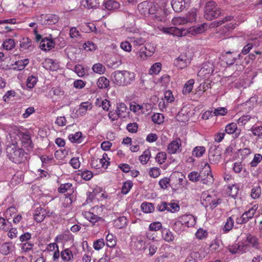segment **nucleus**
Instances as JSON below:
<instances>
[{"label": "nucleus", "instance_id": "b1692460", "mask_svg": "<svg viewBox=\"0 0 262 262\" xmlns=\"http://www.w3.org/2000/svg\"><path fill=\"white\" fill-rule=\"evenodd\" d=\"M61 257L64 262H68L73 259V254L69 249H66L61 251Z\"/></svg>", "mask_w": 262, "mask_h": 262}, {"label": "nucleus", "instance_id": "393cba45", "mask_svg": "<svg viewBox=\"0 0 262 262\" xmlns=\"http://www.w3.org/2000/svg\"><path fill=\"white\" fill-rule=\"evenodd\" d=\"M13 248L12 243H5L1 246V252L4 255H7L13 250Z\"/></svg>", "mask_w": 262, "mask_h": 262}, {"label": "nucleus", "instance_id": "2f4dec72", "mask_svg": "<svg viewBox=\"0 0 262 262\" xmlns=\"http://www.w3.org/2000/svg\"><path fill=\"white\" fill-rule=\"evenodd\" d=\"M194 83V81L193 79H191L187 81L183 89V93L185 95L190 93L193 88Z\"/></svg>", "mask_w": 262, "mask_h": 262}, {"label": "nucleus", "instance_id": "f3484780", "mask_svg": "<svg viewBox=\"0 0 262 262\" xmlns=\"http://www.w3.org/2000/svg\"><path fill=\"white\" fill-rule=\"evenodd\" d=\"M152 3L147 1H144L140 3L138 6V9L140 12L144 15L149 14V7Z\"/></svg>", "mask_w": 262, "mask_h": 262}, {"label": "nucleus", "instance_id": "4d7b16f0", "mask_svg": "<svg viewBox=\"0 0 262 262\" xmlns=\"http://www.w3.org/2000/svg\"><path fill=\"white\" fill-rule=\"evenodd\" d=\"M91 165L95 169H100L103 167V164L101 163V161L99 160V159H95V158H92Z\"/></svg>", "mask_w": 262, "mask_h": 262}, {"label": "nucleus", "instance_id": "a211bd4d", "mask_svg": "<svg viewBox=\"0 0 262 262\" xmlns=\"http://www.w3.org/2000/svg\"><path fill=\"white\" fill-rule=\"evenodd\" d=\"M124 76V86L130 84L135 79V74L127 71H123Z\"/></svg>", "mask_w": 262, "mask_h": 262}, {"label": "nucleus", "instance_id": "6ab92c4d", "mask_svg": "<svg viewBox=\"0 0 262 262\" xmlns=\"http://www.w3.org/2000/svg\"><path fill=\"white\" fill-rule=\"evenodd\" d=\"M127 219L126 217L120 216L114 221V226L117 229H122L127 225Z\"/></svg>", "mask_w": 262, "mask_h": 262}, {"label": "nucleus", "instance_id": "de8ad7c7", "mask_svg": "<svg viewBox=\"0 0 262 262\" xmlns=\"http://www.w3.org/2000/svg\"><path fill=\"white\" fill-rule=\"evenodd\" d=\"M161 70V64L160 62H157L154 64L149 70L150 74H158Z\"/></svg>", "mask_w": 262, "mask_h": 262}, {"label": "nucleus", "instance_id": "20e7f679", "mask_svg": "<svg viewBox=\"0 0 262 262\" xmlns=\"http://www.w3.org/2000/svg\"><path fill=\"white\" fill-rule=\"evenodd\" d=\"M190 0H172L171 5L176 12H180L188 8Z\"/></svg>", "mask_w": 262, "mask_h": 262}, {"label": "nucleus", "instance_id": "09e8293b", "mask_svg": "<svg viewBox=\"0 0 262 262\" xmlns=\"http://www.w3.org/2000/svg\"><path fill=\"white\" fill-rule=\"evenodd\" d=\"M262 161V155L259 154H256L254 155L252 161L250 163L251 167H254L260 163Z\"/></svg>", "mask_w": 262, "mask_h": 262}, {"label": "nucleus", "instance_id": "2eb2a0df", "mask_svg": "<svg viewBox=\"0 0 262 262\" xmlns=\"http://www.w3.org/2000/svg\"><path fill=\"white\" fill-rule=\"evenodd\" d=\"M112 75L114 77V82L115 84L118 86H124V76L123 71H115Z\"/></svg>", "mask_w": 262, "mask_h": 262}, {"label": "nucleus", "instance_id": "39448f33", "mask_svg": "<svg viewBox=\"0 0 262 262\" xmlns=\"http://www.w3.org/2000/svg\"><path fill=\"white\" fill-rule=\"evenodd\" d=\"M51 38L45 37L42 38L40 42L39 47L41 50L44 51H49L53 48L55 45V42L59 40L58 38H55L54 40L52 39V35H50Z\"/></svg>", "mask_w": 262, "mask_h": 262}, {"label": "nucleus", "instance_id": "cd10ccee", "mask_svg": "<svg viewBox=\"0 0 262 262\" xmlns=\"http://www.w3.org/2000/svg\"><path fill=\"white\" fill-rule=\"evenodd\" d=\"M162 235L163 239L167 242H171L174 239L173 234L169 229L166 228L162 229Z\"/></svg>", "mask_w": 262, "mask_h": 262}, {"label": "nucleus", "instance_id": "8fccbe9b", "mask_svg": "<svg viewBox=\"0 0 262 262\" xmlns=\"http://www.w3.org/2000/svg\"><path fill=\"white\" fill-rule=\"evenodd\" d=\"M228 112L227 109L226 107H219L215 108L213 111V114L215 116H225Z\"/></svg>", "mask_w": 262, "mask_h": 262}, {"label": "nucleus", "instance_id": "338daca9", "mask_svg": "<svg viewBox=\"0 0 262 262\" xmlns=\"http://www.w3.org/2000/svg\"><path fill=\"white\" fill-rule=\"evenodd\" d=\"M72 186V184L67 183L63 184H61L60 187L58 188V191L60 193H64L70 189Z\"/></svg>", "mask_w": 262, "mask_h": 262}, {"label": "nucleus", "instance_id": "052dcab7", "mask_svg": "<svg viewBox=\"0 0 262 262\" xmlns=\"http://www.w3.org/2000/svg\"><path fill=\"white\" fill-rule=\"evenodd\" d=\"M37 80V78L33 76L28 77L27 80V86L30 89L33 88L36 84Z\"/></svg>", "mask_w": 262, "mask_h": 262}, {"label": "nucleus", "instance_id": "5701e85b", "mask_svg": "<svg viewBox=\"0 0 262 262\" xmlns=\"http://www.w3.org/2000/svg\"><path fill=\"white\" fill-rule=\"evenodd\" d=\"M237 125L235 123H231L226 125L225 127V132L228 134H235V138H237L239 132H237Z\"/></svg>", "mask_w": 262, "mask_h": 262}, {"label": "nucleus", "instance_id": "c9c22d12", "mask_svg": "<svg viewBox=\"0 0 262 262\" xmlns=\"http://www.w3.org/2000/svg\"><path fill=\"white\" fill-rule=\"evenodd\" d=\"M257 207L255 205H254L252 207L250 208L248 211H245L243 213V214L245 216V217L249 221L251 219L254 215L255 213L256 210L257 209Z\"/></svg>", "mask_w": 262, "mask_h": 262}, {"label": "nucleus", "instance_id": "7c9ffc66", "mask_svg": "<svg viewBox=\"0 0 262 262\" xmlns=\"http://www.w3.org/2000/svg\"><path fill=\"white\" fill-rule=\"evenodd\" d=\"M141 209L146 213L152 212L155 210L154 205L150 203L144 202L141 204Z\"/></svg>", "mask_w": 262, "mask_h": 262}, {"label": "nucleus", "instance_id": "9d476101", "mask_svg": "<svg viewBox=\"0 0 262 262\" xmlns=\"http://www.w3.org/2000/svg\"><path fill=\"white\" fill-rule=\"evenodd\" d=\"M189 63V60L186 55H181L174 61V65L180 69L187 67Z\"/></svg>", "mask_w": 262, "mask_h": 262}, {"label": "nucleus", "instance_id": "603ef678", "mask_svg": "<svg viewBox=\"0 0 262 262\" xmlns=\"http://www.w3.org/2000/svg\"><path fill=\"white\" fill-rule=\"evenodd\" d=\"M201 177L200 174L197 171H192L188 176L189 180L193 182H198Z\"/></svg>", "mask_w": 262, "mask_h": 262}, {"label": "nucleus", "instance_id": "c03bdc74", "mask_svg": "<svg viewBox=\"0 0 262 262\" xmlns=\"http://www.w3.org/2000/svg\"><path fill=\"white\" fill-rule=\"evenodd\" d=\"M234 220L231 216L229 217L223 228V230L225 232H228L231 230L233 226Z\"/></svg>", "mask_w": 262, "mask_h": 262}, {"label": "nucleus", "instance_id": "69168bd1", "mask_svg": "<svg viewBox=\"0 0 262 262\" xmlns=\"http://www.w3.org/2000/svg\"><path fill=\"white\" fill-rule=\"evenodd\" d=\"M187 23L186 18L185 17H174L172 20V23L175 26L181 25Z\"/></svg>", "mask_w": 262, "mask_h": 262}, {"label": "nucleus", "instance_id": "ea45409f", "mask_svg": "<svg viewBox=\"0 0 262 262\" xmlns=\"http://www.w3.org/2000/svg\"><path fill=\"white\" fill-rule=\"evenodd\" d=\"M205 152V148L204 146H196L194 148L192 154L196 157H201Z\"/></svg>", "mask_w": 262, "mask_h": 262}, {"label": "nucleus", "instance_id": "37998d69", "mask_svg": "<svg viewBox=\"0 0 262 262\" xmlns=\"http://www.w3.org/2000/svg\"><path fill=\"white\" fill-rule=\"evenodd\" d=\"M200 254L198 252L190 251L189 255L186 257L184 262H196Z\"/></svg>", "mask_w": 262, "mask_h": 262}, {"label": "nucleus", "instance_id": "473e14b6", "mask_svg": "<svg viewBox=\"0 0 262 262\" xmlns=\"http://www.w3.org/2000/svg\"><path fill=\"white\" fill-rule=\"evenodd\" d=\"M28 63V59L17 61L15 62V65L16 67H15L13 69L14 70L21 71L23 70Z\"/></svg>", "mask_w": 262, "mask_h": 262}, {"label": "nucleus", "instance_id": "58836bf2", "mask_svg": "<svg viewBox=\"0 0 262 262\" xmlns=\"http://www.w3.org/2000/svg\"><path fill=\"white\" fill-rule=\"evenodd\" d=\"M233 18V16L231 15H229L225 17L222 20H215L212 22V26L213 27H217L225 22L229 21L231 20Z\"/></svg>", "mask_w": 262, "mask_h": 262}, {"label": "nucleus", "instance_id": "dca6fc26", "mask_svg": "<svg viewBox=\"0 0 262 262\" xmlns=\"http://www.w3.org/2000/svg\"><path fill=\"white\" fill-rule=\"evenodd\" d=\"M47 212L45 209L41 207L37 208L34 213V220L38 223L42 222L46 215Z\"/></svg>", "mask_w": 262, "mask_h": 262}, {"label": "nucleus", "instance_id": "f8f14e48", "mask_svg": "<svg viewBox=\"0 0 262 262\" xmlns=\"http://www.w3.org/2000/svg\"><path fill=\"white\" fill-rule=\"evenodd\" d=\"M246 242L248 243L247 244L248 246L249 245L256 249H258L260 247V243L259 242L258 238L256 236L250 233L247 234Z\"/></svg>", "mask_w": 262, "mask_h": 262}, {"label": "nucleus", "instance_id": "49530a36", "mask_svg": "<svg viewBox=\"0 0 262 262\" xmlns=\"http://www.w3.org/2000/svg\"><path fill=\"white\" fill-rule=\"evenodd\" d=\"M151 119L155 123L160 124L164 121V116L160 113H156L152 116Z\"/></svg>", "mask_w": 262, "mask_h": 262}, {"label": "nucleus", "instance_id": "aec40b11", "mask_svg": "<svg viewBox=\"0 0 262 262\" xmlns=\"http://www.w3.org/2000/svg\"><path fill=\"white\" fill-rule=\"evenodd\" d=\"M59 20L58 17L55 14H49L45 16L44 22L42 25H52L56 24Z\"/></svg>", "mask_w": 262, "mask_h": 262}, {"label": "nucleus", "instance_id": "79ce46f5", "mask_svg": "<svg viewBox=\"0 0 262 262\" xmlns=\"http://www.w3.org/2000/svg\"><path fill=\"white\" fill-rule=\"evenodd\" d=\"M85 3L84 6L89 9L97 8L99 4L98 0H85Z\"/></svg>", "mask_w": 262, "mask_h": 262}, {"label": "nucleus", "instance_id": "864d4df0", "mask_svg": "<svg viewBox=\"0 0 262 262\" xmlns=\"http://www.w3.org/2000/svg\"><path fill=\"white\" fill-rule=\"evenodd\" d=\"M83 47L87 51H92L96 49L97 46L92 41H88L83 44Z\"/></svg>", "mask_w": 262, "mask_h": 262}, {"label": "nucleus", "instance_id": "6e6d98bb", "mask_svg": "<svg viewBox=\"0 0 262 262\" xmlns=\"http://www.w3.org/2000/svg\"><path fill=\"white\" fill-rule=\"evenodd\" d=\"M105 245L104 239L102 238L98 239L93 243V247L96 250H99Z\"/></svg>", "mask_w": 262, "mask_h": 262}, {"label": "nucleus", "instance_id": "f704fd0d", "mask_svg": "<svg viewBox=\"0 0 262 262\" xmlns=\"http://www.w3.org/2000/svg\"><path fill=\"white\" fill-rule=\"evenodd\" d=\"M92 70L96 73L102 74L105 72L106 69L102 64L97 63L93 65Z\"/></svg>", "mask_w": 262, "mask_h": 262}, {"label": "nucleus", "instance_id": "9b49d317", "mask_svg": "<svg viewBox=\"0 0 262 262\" xmlns=\"http://www.w3.org/2000/svg\"><path fill=\"white\" fill-rule=\"evenodd\" d=\"M184 226L191 227L195 224V221L193 215L191 214H185L179 218Z\"/></svg>", "mask_w": 262, "mask_h": 262}, {"label": "nucleus", "instance_id": "a18cd8bd", "mask_svg": "<svg viewBox=\"0 0 262 262\" xmlns=\"http://www.w3.org/2000/svg\"><path fill=\"white\" fill-rule=\"evenodd\" d=\"M195 235L196 238L202 240L207 236L208 232L206 230H204L202 228H199L196 232Z\"/></svg>", "mask_w": 262, "mask_h": 262}, {"label": "nucleus", "instance_id": "c756f323", "mask_svg": "<svg viewBox=\"0 0 262 262\" xmlns=\"http://www.w3.org/2000/svg\"><path fill=\"white\" fill-rule=\"evenodd\" d=\"M116 109L117 113H118L119 116H120V117H125V115H124V114L126 112L127 107L125 103L122 102L117 103Z\"/></svg>", "mask_w": 262, "mask_h": 262}, {"label": "nucleus", "instance_id": "6e6552de", "mask_svg": "<svg viewBox=\"0 0 262 262\" xmlns=\"http://www.w3.org/2000/svg\"><path fill=\"white\" fill-rule=\"evenodd\" d=\"M155 51L154 46L148 43L146 44L144 47L141 48L140 50V56L143 59L148 56L150 57L155 53Z\"/></svg>", "mask_w": 262, "mask_h": 262}, {"label": "nucleus", "instance_id": "13d9d810", "mask_svg": "<svg viewBox=\"0 0 262 262\" xmlns=\"http://www.w3.org/2000/svg\"><path fill=\"white\" fill-rule=\"evenodd\" d=\"M251 130L255 136H262V126H253L251 128Z\"/></svg>", "mask_w": 262, "mask_h": 262}, {"label": "nucleus", "instance_id": "0e129e2a", "mask_svg": "<svg viewBox=\"0 0 262 262\" xmlns=\"http://www.w3.org/2000/svg\"><path fill=\"white\" fill-rule=\"evenodd\" d=\"M162 228V224L159 222H156L151 223L149 226L150 231H156Z\"/></svg>", "mask_w": 262, "mask_h": 262}, {"label": "nucleus", "instance_id": "1a4fd4ad", "mask_svg": "<svg viewBox=\"0 0 262 262\" xmlns=\"http://www.w3.org/2000/svg\"><path fill=\"white\" fill-rule=\"evenodd\" d=\"M181 146V140L179 138H178L175 140H173L168 145L167 151L170 154H176L181 151V149H180Z\"/></svg>", "mask_w": 262, "mask_h": 262}, {"label": "nucleus", "instance_id": "c85d7f7f", "mask_svg": "<svg viewBox=\"0 0 262 262\" xmlns=\"http://www.w3.org/2000/svg\"><path fill=\"white\" fill-rule=\"evenodd\" d=\"M69 139L73 143H80L82 142L83 140L82 133L78 132L74 135L71 134L69 136Z\"/></svg>", "mask_w": 262, "mask_h": 262}, {"label": "nucleus", "instance_id": "4c0bfd02", "mask_svg": "<svg viewBox=\"0 0 262 262\" xmlns=\"http://www.w3.org/2000/svg\"><path fill=\"white\" fill-rule=\"evenodd\" d=\"M150 156V151L147 149H146L142 155L139 157V160L142 164H146L149 160Z\"/></svg>", "mask_w": 262, "mask_h": 262}, {"label": "nucleus", "instance_id": "4468645a", "mask_svg": "<svg viewBox=\"0 0 262 262\" xmlns=\"http://www.w3.org/2000/svg\"><path fill=\"white\" fill-rule=\"evenodd\" d=\"M102 6L109 11H115L120 8V4L115 0H104Z\"/></svg>", "mask_w": 262, "mask_h": 262}, {"label": "nucleus", "instance_id": "bf43d9fd", "mask_svg": "<svg viewBox=\"0 0 262 262\" xmlns=\"http://www.w3.org/2000/svg\"><path fill=\"white\" fill-rule=\"evenodd\" d=\"M166 159V154L164 152H159L156 157V161L161 164L165 162Z\"/></svg>", "mask_w": 262, "mask_h": 262}, {"label": "nucleus", "instance_id": "0eeeda50", "mask_svg": "<svg viewBox=\"0 0 262 262\" xmlns=\"http://www.w3.org/2000/svg\"><path fill=\"white\" fill-rule=\"evenodd\" d=\"M233 52L228 51L223 53V57L226 60V62L227 64L231 66L233 65L235 61L238 59H239L242 57L241 54L238 55H233Z\"/></svg>", "mask_w": 262, "mask_h": 262}, {"label": "nucleus", "instance_id": "7ed1b4c3", "mask_svg": "<svg viewBox=\"0 0 262 262\" xmlns=\"http://www.w3.org/2000/svg\"><path fill=\"white\" fill-rule=\"evenodd\" d=\"M219 146L211 145L209 150V160L211 163L216 164L219 162L221 159V151Z\"/></svg>", "mask_w": 262, "mask_h": 262}, {"label": "nucleus", "instance_id": "e433bc0d", "mask_svg": "<svg viewBox=\"0 0 262 262\" xmlns=\"http://www.w3.org/2000/svg\"><path fill=\"white\" fill-rule=\"evenodd\" d=\"M3 48L6 50H10L15 46L14 40L12 39H6L3 43Z\"/></svg>", "mask_w": 262, "mask_h": 262}, {"label": "nucleus", "instance_id": "ddd939ff", "mask_svg": "<svg viewBox=\"0 0 262 262\" xmlns=\"http://www.w3.org/2000/svg\"><path fill=\"white\" fill-rule=\"evenodd\" d=\"M203 169L205 170L204 174L206 176V178H202L201 181L205 184L211 183L213 180V176L211 174L210 165L207 163H206Z\"/></svg>", "mask_w": 262, "mask_h": 262}, {"label": "nucleus", "instance_id": "72a5a7b5", "mask_svg": "<svg viewBox=\"0 0 262 262\" xmlns=\"http://www.w3.org/2000/svg\"><path fill=\"white\" fill-rule=\"evenodd\" d=\"M172 228L177 233H181L185 229V226H183V223L181 222L179 219L174 222L172 225Z\"/></svg>", "mask_w": 262, "mask_h": 262}, {"label": "nucleus", "instance_id": "f257e3e1", "mask_svg": "<svg viewBox=\"0 0 262 262\" xmlns=\"http://www.w3.org/2000/svg\"><path fill=\"white\" fill-rule=\"evenodd\" d=\"M6 152L7 158L14 163L20 164L27 160V153L25 150L14 144L7 145Z\"/></svg>", "mask_w": 262, "mask_h": 262}, {"label": "nucleus", "instance_id": "a19ab883", "mask_svg": "<svg viewBox=\"0 0 262 262\" xmlns=\"http://www.w3.org/2000/svg\"><path fill=\"white\" fill-rule=\"evenodd\" d=\"M106 246L110 248H114L116 244V240L112 234H108L106 236Z\"/></svg>", "mask_w": 262, "mask_h": 262}, {"label": "nucleus", "instance_id": "e2e57ef3", "mask_svg": "<svg viewBox=\"0 0 262 262\" xmlns=\"http://www.w3.org/2000/svg\"><path fill=\"white\" fill-rule=\"evenodd\" d=\"M229 190L228 191L229 194L232 198H235L236 196L238 193V187L235 185H233L229 187Z\"/></svg>", "mask_w": 262, "mask_h": 262}, {"label": "nucleus", "instance_id": "5fc2aeb1", "mask_svg": "<svg viewBox=\"0 0 262 262\" xmlns=\"http://www.w3.org/2000/svg\"><path fill=\"white\" fill-rule=\"evenodd\" d=\"M260 194L261 188L260 186H257L252 189L251 196L253 199H256L258 198Z\"/></svg>", "mask_w": 262, "mask_h": 262}, {"label": "nucleus", "instance_id": "680f3d73", "mask_svg": "<svg viewBox=\"0 0 262 262\" xmlns=\"http://www.w3.org/2000/svg\"><path fill=\"white\" fill-rule=\"evenodd\" d=\"M81 176L84 180L89 181L93 177V174L91 171L85 170L81 172Z\"/></svg>", "mask_w": 262, "mask_h": 262}, {"label": "nucleus", "instance_id": "4be33fe9", "mask_svg": "<svg viewBox=\"0 0 262 262\" xmlns=\"http://www.w3.org/2000/svg\"><path fill=\"white\" fill-rule=\"evenodd\" d=\"M84 215L88 221L91 222L93 225L99 221L102 220V218L94 214L90 211H86L84 213Z\"/></svg>", "mask_w": 262, "mask_h": 262}, {"label": "nucleus", "instance_id": "bb28decb", "mask_svg": "<svg viewBox=\"0 0 262 262\" xmlns=\"http://www.w3.org/2000/svg\"><path fill=\"white\" fill-rule=\"evenodd\" d=\"M97 85L99 89H107L110 86V81L105 77H100L97 80Z\"/></svg>", "mask_w": 262, "mask_h": 262}, {"label": "nucleus", "instance_id": "f03ea898", "mask_svg": "<svg viewBox=\"0 0 262 262\" xmlns=\"http://www.w3.org/2000/svg\"><path fill=\"white\" fill-rule=\"evenodd\" d=\"M223 13V10L213 1L206 3L204 7V18L211 20L218 18Z\"/></svg>", "mask_w": 262, "mask_h": 262}, {"label": "nucleus", "instance_id": "774afa93", "mask_svg": "<svg viewBox=\"0 0 262 262\" xmlns=\"http://www.w3.org/2000/svg\"><path fill=\"white\" fill-rule=\"evenodd\" d=\"M138 125L137 123H129L127 124L126 129L127 130L132 133H135L137 132Z\"/></svg>", "mask_w": 262, "mask_h": 262}, {"label": "nucleus", "instance_id": "423d86ee", "mask_svg": "<svg viewBox=\"0 0 262 262\" xmlns=\"http://www.w3.org/2000/svg\"><path fill=\"white\" fill-rule=\"evenodd\" d=\"M163 32L178 37L185 36L186 34V29L182 27H171L168 28H164Z\"/></svg>", "mask_w": 262, "mask_h": 262}, {"label": "nucleus", "instance_id": "3c124183", "mask_svg": "<svg viewBox=\"0 0 262 262\" xmlns=\"http://www.w3.org/2000/svg\"><path fill=\"white\" fill-rule=\"evenodd\" d=\"M132 186L133 183L131 181L125 182L122 187V193L124 194H126L129 191Z\"/></svg>", "mask_w": 262, "mask_h": 262}, {"label": "nucleus", "instance_id": "a878e982", "mask_svg": "<svg viewBox=\"0 0 262 262\" xmlns=\"http://www.w3.org/2000/svg\"><path fill=\"white\" fill-rule=\"evenodd\" d=\"M212 251H219L222 248V243L221 239L215 238L211 242L210 245Z\"/></svg>", "mask_w": 262, "mask_h": 262}, {"label": "nucleus", "instance_id": "412c9836", "mask_svg": "<svg viewBox=\"0 0 262 262\" xmlns=\"http://www.w3.org/2000/svg\"><path fill=\"white\" fill-rule=\"evenodd\" d=\"M20 47L29 51H31L34 48L32 41L28 37L23 38L20 42Z\"/></svg>", "mask_w": 262, "mask_h": 262}]
</instances>
